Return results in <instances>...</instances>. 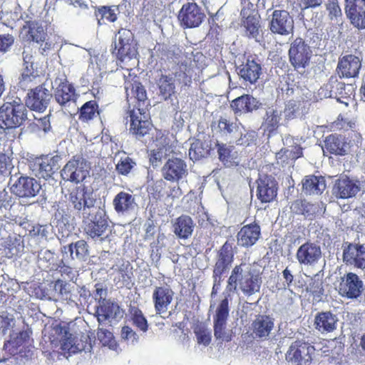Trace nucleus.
<instances>
[{
	"label": "nucleus",
	"mask_w": 365,
	"mask_h": 365,
	"mask_svg": "<svg viewBox=\"0 0 365 365\" xmlns=\"http://www.w3.org/2000/svg\"><path fill=\"white\" fill-rule=\"evenodd\" d=\"M322 4V0H297V4L302 11L319 7Z\"/></svg>",
	"instance_id": "69168bd1"
},
{
	"label": "nucleus",
	"mask_w": 365,
	"mask_h": 365,
	"mask_svg": "<svg viewBox=\"0 0 365 365\" xmlns=\"http://www.w3.org/2000/svg\"><path fill=\"white\" fill-rule=\"evenodd\" d=\"M38 73H21L19 78V86L22 89H29L36 84Z\"/></svg>",
	"instance_id": "6e6d98bb"
},
{
	"label": "nucleus",
	"mask_w": 365,
	"mask_h": 365,
	"mask_svg": "<svg viewBox=\"0 0 365 365\" xmlns=\"http://www.w3.org/2000/svg\"><path fill=\"white\" fill-rule=\"evenodd\" d=\"M98 15H101V19H98L99 25L106 24V20L109 22H114L117 19L115 10L106 7L99 9Z\"/></svg>",
	"instance_id": "bf43d9fd"
},
{
	"label": "nucleus",
	"mask_w": 365,
	"mask_h": 365,
	"mask_svg": "<svg viewBox=\"0 0 365 365\" xmlns=\"http://www.w3.org/2000/svg\"><path fill=\"white\" fill-rule=\"evenodd\" d=\"M135 205L133 197L125 192H119L113 200V205L118 212H124L133 210Z\"/></svg>",
	"instance_id": "c03bdc74"
},
{
	"label": "nucleus",
	"mask_w": 365,
	"mask_h": 365,
	"mask_svg": "<svg viewBox=\"0 0 365 365\" xmlns=\"http://www.w3.org/2000/svg\"><path fill=\"white\" fill-rule=\"evenodd\" d=\"M362 60L354 54H346L339 58L337 73L341 78L358 77L361 68Z\"/></svg>",
	"instance_id": "a211bd4d"
},
{
	"label": "nucleus",
	"mask_w": 365,
	"mask_h": 365,
	"mask_svg": "<svg viewBox=\"0 0 365 365\" xmlns=\"http://www.w3.org/2000/svg\"><path fill=\"white\" fill-rule=\"evenodd\" d=\"M133 34L130 30L124 29H120L116 36L114 49L116 50L117 48L121 47V46L125 44H133Z\"/></svg>",
	"instance_id": "864d4df0"
},
{
	"label": "nucleus",
	"mask_w": 365,
	"mask_h": 365,
	"mask_svg": "<svg viewBox=\"0 0 365 365\" xmlns=\"http://www.w3.org/2000/svg\"><path fill=\"white\" fill-rule=\"evenodd\" d=\"M362 6L351 4L346 9V14L351 24L359 30L365 29V2L360 1ZM361 41L365 40V32L359 37Z\"/></svg>",
	"instance_id": "473e14b6"
},
{
	"label": "nucleus",
	"mask_w": 365,
	"mask_h": 365,
	"mask_svg": "<svg viewBox=\"0 0 365 365\" xmlns=\"http://www.w3.org/2000/svg\"><path fill=\"white\" fill-rule=\"evenodd\" d=\"M163 176L169 181H178L187 173V165L179 158L169 159L163 168Z\"/></svg>",
	"instance_id": "cd10ccee"
},
{
	"label": "nucleus",
	"mask_w": 365,
	"mask_h": 365,
	"mask_svg": "<svg viewBox=\"0 0 365 365\" xmlns=\"http://www.w3.org/2000/svg\"><path fill=\"white\" fill-rule=\"evenodd\" d=\"M292 212L296 215L306 217H314L317 212V207L306 200L298 199L294 200L290 207Z\"/></svg>",
	"instance_id": "37998d69"
},
{
	"label": "nucleus",
	"mask_w": 365,
	"mask_h": 365,
	"mask_svg": "<svg viewBox=\"0 0 365 365\" xmlns=\"http://www.w3.org/2000/svg\"><path fill=\"white\" fill-rule=\"evenodd\" d=\"M268 28L273 34L288 36L294 31V19L288 11L275 9L269 17Z\"/></svg>",
	"instance_id": "9d476101"
},
{
	"label": "nucleus",
	"mask_w": 365,
	"mask_h": 365,
	"mask_svg": "<svg viewBox=\"0 0 365 365\" xmlns=\"http://www.w3.org/2000/svg\"><path fill=\"white\" fill-rule=\"evenodd\" d=\"M175 93V85L172 78H169L167 76L165 77L164 80L161 83V96L167 100L170 98Z\"/></svg>",
	"instance_id": "4d7b16f0"
},
{
	"label": "nucleus",
	"mask_w": 365,
	"mask_h": 365,
	"mask_svg": "<svg viewBox=\"0 0 365 365\" xmlns=\"http://www.w3.org/2000/svg\"><path fill=\"white\" fill-rule=\"evenodd\" d=\"M237 242L240 247L249 248L255 245L261 237V227L254 221L243 225L237 234Z\"/></svg>",
	"instance_id": "412c9836"
},
{
	"label": "nucleus",
	"mask_w": 365,
	"mask_h": 365,
	"mask_svg": "<svg viewBox=\"0 0 365 365\" xmlns=\"http://www.w3.org/2000/svg\"><path fill=\"white\" fill-rule=\"evenodd\" d=\"M159 156L160 152L158 150L153 149L151 150L150 157V163L151 164V167L148 168V178L151 181L154 180L155 176L158 175V167L159 163Z\"/></svg>",
	"instance_id": "5fc2aeb1"
},
{
	"label": "nucleus",
	"mask_w": 365,
	"mask_h": 365,
	"mask_svg": "<svg viewBox=\"0 0 365 365\" xmlns=\"http://www.w3.org/2000/svg\"><path fill=\"white\" fill-rule=\"evenodd\" d=\"M216 148L219 160L225 167H232L238 164L237 153L235 150L234 146L217 142Z\"/></svg>",
	"instance_id": "ea45409f"
},
{
	"label": "nucleus",
	"mask_w": 365,
	"mask_h": 365,
	"mask_svg": "<svg viewBox=\"0 0 365 365\" xmlns=\"http://www.w3.org/2000/svg\"><path fill=\"white\" fill-rule=\"evenodd\" d=\"M337 322L336 316L331 312H321L315 315L314 325L322 334L330 333L336 329Z\"/></svg>",
	"instance_id": "72a5a7b5"
},
{
	"label": "nucleus",
	"mask_w": 365,
	"mask_h": 365,
	"mask_svg": "<svg viewBox=\"0 0 365 365\" xmlns=\"http://www.w3.org/2000/svg\"><path fill=\"white\" fill-rule=\"evenodd\" d=\"M363 289V282L354 272L346 273L341 278L339 285V293L348 299L358 298L361 294Z\"/></svg>",
	"instance_id": "dca6fc26"
},
{
	"label": "nucleus",
	"mask_w": 365,
	"mask_h": 365,
	"mask_svg": "<svg viewBox=\"0 0 365 365\" xmlns=\"http://www.w3.org/2000/svg\"><path fill=\"white\" fill-rule=\"evenodd\" d=\"M14 38L10 34L0 35V52L6 53L14 44Z\"/></svg>",
	"instance_id": "0e129e2a"
},
{
	"label": "nucleus",
	"mask_w": 365,
	"mask_h": 365,
	"mask_svg": "<svg viewBox=\"0 0 365 365\" xmlns=\"http://www.w3.org/2000/svg\"><path fill=\"white\" fill-rule=\"evenodd\" d=\"M135 163L131 158L125 156L122 158L116 165L117 171L121 175H127L133 169Z\"/></svg>",
	"instance_id": "13d9d810"
},
{
	"label": "nucleus",
	"mask_w": 365,
	"mask_h": 365,
	"mask_svg": "<svg viewBox=\"0 0 365 365\" xmlns=\"http://www.w3.org/2000/svg\"><path fill=\"white\" fill-rule=\"evenodd\" d=\"M303 156V149L299 145H295L292 149L282 148L276 153V159L282 165H288Z\"/></svg>",
	"instance_id": "79ce46f5"
},
{
	"label": "nucleus",
	"mask_w": 365,
	"mask_h": 365,
	"mask_svg": "<svg viewBox=\"0 0 365 365\" xmlns=\"http://www.w3.org/2000/svg\"><path fill=\"white\" fill-rule=\"evenodd\" d=\"M56 330L61 335V349L65 356L66 354L70 356L82 351H90L91 346L88 343V337L87 336H73L66 327L57 326Z\"/></svg>",
	"instance_id": "6e6552de"
},
{
	"label": "nucleus",
	"mask_w": 365,
	"mask_h": 365,
	"mask_svg": "<svg viewBox=\"0 0 365 365\" xmlns=\"http://www.w3.org/2000/svg\"><path fill=\"white\" fill-rule=\"evenodd\" d=\"M195 223L191 217L182 215L177 217L173 225V232L180 239L189 238L194 230Z\"/></svg>",
	"instance_id": "c9c22d12"
},
{
	"label": "nucleus",
	"mask_w": 365,
	"mask_h": 365,
	"mask_svg": "<svg viewBox=\"0 0 365 365\" xmlns=\"http://www.w3.org/2000/svg\"><path fill=\"white\" fill-rule=\"evenodd\" d=\"M97 337L103 346H108L111 350L117 349V342L113 336V333L110 331L103 328H98Z\"/></svg>",
	"instance_id": "8fccbe9b"
},
{
	"label": "nucleus",
	"mask_w": 365,
	"mask_h": 365,
	"mask_svg": "<svg viewBox=\"0 0 365 365\" xmlns=\"http://www.w3.org/2000/svg\"><path fill=\"white\" fill-rule=\"evenodd\" d=\"M240 16L241 26L244 29L245 36L248 38L259 37L261 31V17L255 4L245 1L240 11Z\"/></svg>",
	"instance_id": "0eeeda50"
},
{
	"label": "nucleus",
	"mask_w": 365,
	"mask_h": 365,
	"mask_svg": "<svg viewBox=\"0 0 365 365\" xmlns=\"http://www.w3.org/2000/svg\"><path fill=\"white\" fill-rule=\"evenodd\" d=\"M63 252L69 253L73 259H83L88 254L87 244L84 240H78L68 247H64Z\"/></svg>",
	"instance_id": "a18cd8bd"
},
{
	"label": "nucleus",
	"mask_w": 365,
	"mask_h": 365,
	"mask_svg": "<svg viewBox=\"0 0 365 365\" xmlns=\"http://www.w3.org/2000/svg\"><path fill=\"white\" fill-rule=\"evenodd\" d=\"M244 267L245 264L241 263L232 269L227 279L225 292L223 293L230 294L231 292L237 289V286L239 289L248 297L260 291L262 282L260 274L250 267L244 269Z\"/></svg>",
	"instance_id": "f03ea898"
},
{
	"label": "nucleus",
	"mask_w": 365,
	"mask_h": 365,
	"mask_svg": "<svg viewBox=\"0 0 365 365\" xmlns=\"http://www.w3.org/2000/svg\"><path fill=\"white\" fill-rule=\"evenodd\" d=\"M51 96V95L48 90L42 86H38L34 89H31L28 93L25 106L31 110L42 112L47 107Z\"/></svg>",
	"instance_id": "393cba45"
},
{
	"label": "nucleus",
	"mask_w": 365,
	"mask_h": 365,
	"mask_svg": "<svg viewBox=\"0 0 365 365\" xmlns=\"http://www.w3.org/2000/svg\"><path fill=\"white\" fill-rule=\"evenodd\" d=\"M313 345L303 339L293 341L285 354V359L291 365H311L315 354Z\"/></svg>",
	"instance_id": "423d86ee"
},
{
	"label": "nucleus",
	"mask_w": 365,
	"mask_h": 365,
	"mask_svg": "<svg viewBox=\"0 0 365 365\" xmlns=\"http://www.w3.org/2000/svg\"><path fill=\"white\" fill-rule=\"evenodd\" d=\"M324 6L331 21L338 22L341 19L343 14L338 0H327Z\"/></svg>",
	"instance_id": "09e8293b"
},
{
	"label": "nucleus",
	"mask_w": 365,
	"mask_h": 365,
	"mask_svg": "<svg viewBox=\"0 0 365 365\" xmlns=\"http://www.w3.org/2000/svg\"><path fill=\"white\" fill-rule=\"evenodd\" d=\"M224 298L220 302L213 317L214 336L216 339L229 342L232 339V331L226 329L227 321L230 314L229 302L231 294L222 293Z\"/></svg>",
	"instance_id": "20e7f679"
},
{
	"label": "nucleus",
	"mask_w": 365,
	"mask_h": 365,
	"mask_svg": "<svg viewBox=\"0 0 365 365\" xmlns=\"http://www.w3.org/2000/svg\"><path fill=\"white\" fill-rule=\"evenodd\" d=\"M321 257L320 246L309 240L300 245L296 253V258L299 264L305 266L316 264Z\"/></svg>",
	"instance_id": "6ab92c4d"
},
{
	"label": "nucleus",
	"mask_w": 365,
	"mask_h": 365,
	"mask_svg": "<svg viewBox=\"0 0 365 365\" xmlns=\"http://www.w3.org/2000/svg\"><path fill=\"white\" fill-rule=\"evenodd\" d=\"M193 331L199 344L207 346L210 344L212 340L211 331L209 330L204 324L200 323L196 324L193 329Z\"/></svg>",
	"instance_id": "49530a36"
},
{
	"label": "nucleus",
	"mask_w": 365,
	"mask_h": 365,
	"mask_svg": "<svg viewBox=\"0 0 365 365\" xmlns=\"http://www.w3.org/2000/svg\"><path fill=\"white\" fill-rule=\"evenodd\" d=\"M87 215L85 220H88L86 226V233L93 239L103 240L110 232L106 212L103 210L96 207L90 212H85Z\"/></svg>",
	"instance_id": "39448f33"
},
{
	"label": "nucleus",
	"mask_w": 365,
	"mask_h": 365,
	"mask_svg": "<svg viewBox=\"0 0 365 365\" xmlns=\"http://www.w3.org/2000/svg\"><path fill=\"white\" fill-rule=\"evenodd\" d=\"M212 149L211 140L196 139L191 144L189 155L192 160H199L210 155Z\"/></svg>",
	"instance_id": "58836bf2"
},
{
	"label": "nucleus",
	"mask_w": 365,
	"mask_h": 365,
	"mask_svg": "<svg viewBox=\"0 0 365 365\" xmlns=\"http://www.w3.org/2000/svg\"><path fill=\"white\" fill-rule=\"evenodd\" d=\"M97 107L93 101L86 102L81 108L79 119L83 121L91 120L96 115Z\"/></svg>",
	"instance_id": "603ef678"
},
{
	"label": "nucleus",
	"mask_w": 365,
	"mask_h": 365,
	"mask_svg": "<svg viewBox=\"0 0 365 365\" xmlns=\"http://www.w3.org/2000/svg\"><path fill=\"white\" fill-rule=\"evenodd\" d=\"M9 185L11 193L21 198L34 197L41 188L36 180L25 176L11 177Z\"/></svg>",
	"instance_id": "9b49d317"
},
{
	"label": "nucleus",
	"mask_w": 365,
	"mask_h": 365,
	"mask_svg": "<svg viewBox=\"0 0 365 365\" xmlns=\"http://www.w3.org/2000/svg\"><path fill=\"white\" fill-rule=\"evenodd\" d=\"M133 315V323L142 331H145L147 330V321L143 317L142 312L138 309H133L131 312Z\"/></svg>",
	"instance_id": "e2e57ef3"
},
{
	"label": "nucleus",
	"mask_w": 365,
	"mask_h": 365,
	"mask_svg": "<svg viewBox=\"0 0 365 365\" xmlns=\"http://www.w3.org/2000/svg\"><path fill=\"white\" fill-rule=\"evenodd\" d=\"M324 148L330 154L344 155L346 142L341 135L330 134L324 140Z\"/></svg>",
	"instance_id": "a19ab883"
},
{
	"label": "nucleus",
	"mask_w": 365,
	"mask_h": 365,
	"mask_svg": "<svg viewBox=\"0 0 365 365\" xmlns=\"http://www.w3.org/2000/svg\"><path fill=\"white\" fill-rule=\"evenodd\" d=\"M54 96L57 103L61 106L65 108L75 106L76 99L75 89L66 81L59 83L55 91Z\"/></svg>",
	"instance_id": "f704fd0d"
},
{
	"label": "nucleus",
	"mask_w": 365,
	"mask_h": 365,
	"mask_svg": "<svg viewBox=\"0 0 365 365\" xmlns=\"http://www.w3.org/2000/svg\"><path fill=\"white\" fill-rule=\"evenodd\" d=\"M234 255L232 243L226 241L217 252L213 272L216 274H224L233 262Z\"/></svg>",
	"instance_id": "4be33fe9"
},
{
	"label": "nucleus",
	"mask_w": 365,
	"mask_h": 365,
	"mask_svg": "<svg viewBox=\"0 0 365 365\" xmlns=\"http://www.w3.org/2000/svg\"><path fill=\"white\" fill-rule=\"evenodd\" d=\"M302 190L306 194L321 195L326 189V180L323 176L307 175L302 181Z\"/></svg>",
	"instance_id": "4c0bfd02"
},
{
	"label": "nucleus",
	"mask_w": 365,
	"mask_h": 365,
	"mask_svg": "<svg viewBox=\"0 0 365 365\" xmlns=\"http://www.w3.org/2000/svg\"><path fill=\"white\" fill-rule=\"evenodd\" d=\"M223 274H216L215 272H212V278H213V286L211 291V297L214 298L217 296L218 291L220 289L221 283H222V277Z\"/></svg>",
	"instance_id": "774afa93"
},
{
	"label": "nucleus",
	"mask_w": 365,
	"mask_h": 365,
	"mask_svg": "<svg viewBox=\"0 0 365 365\" xmlns=\"http://www.w3.org/2000/svg\"><path fill=\"white\" fill-rule=\"evenodd\" d=\"M274 327V319L269 315L258 314L252 321L251 329L255 338L267 339Z\"/></svg>",
	"instance_id": "a878e982"
},
{
	"label": "nucleus",
	"mask_w": 365,
	"mask_h": 365,
	"mask_svg": "<svg viewBox=\"0 0 365 365\" xmlns=\"http://www.w3.org/2000/svg\"><path fill=\"white\" fill-rule=\"evenodd\" d=\"M173 296V292L171 289H165L161 292V312H163V308L169 304Z\"/></svg>",
	"instance_id": "338daca9"
},
{
	"label": "nucleus",
	"mask_w": 365,
	"mask_h": 365,
	"mask_svg": "<svg viewBox=\"0 0 365 365\" xmlns=\"http://www.w3.org/2000/svg\"><path fill=\"white\" fill-rule=\"evenodd\" d=\"M90 165L81 156H75L70 160L61 170V177L65 180L76 183L82 182L88 175Z\"/></svg>",
	"instance_id": "f8f14e48"
},
{
	"label": "nucleus",
	"mask_w": 365,
	"mask_h": 365,
	"mask_svg": "<svg viewBox=\"0 0 365 365\" xmlns=\"http://www.w3.org/2000/svg\"><path fill=\"white\" fill-rule=\"evenodd\" d=\"M118 60L124 63L126 68L123 73L125 78V90L128 102L137 100L138 108L129 111L130 131L137 137L144 136L148 133L151 128L150 123L148 120V115L143 108L147 106V95L144 87L139 82V78L131 73V67H135L138 63L137 59V49L134 43L123 45L121 47L114 49Z\"/></svg>",
	"instance_id": "f257e3e1"
},
{
	"label": "nucleus",
	"mask_w": 365,
	"mask_h": 365,
	"mask_svg": "<svg viewBox=\"0 0 365 365\" xmlns=\"http://www.w3.org/2000/svg\"><path fill=\"white\" fill-rule=\"evenodd\" d=\"M47 292L43 293V297L48 300H69L71 299V284L62 280H57L54 283L48 284Z\"/></svg>",
	"instance_id": "7c9ffc66"
},
{
	"label": "nucleus",
	"mask_w": 365,
	"mask_h": 365,
	"mask_svg": "<svg viewBox=\"0 0 365 365\" xmlns=\"http://www.w3.org/2000/svg\"><path fill=\"white\" fill-rule=\"evenodd\" d=\"M27 118L25 104L18 98H7L0 107V128L4 130L19 127Z\"/></svg>",
	"instance_id": "7ed1b4c3"
},
{
	"label": "nucleus",
	"mask_w": 365,
	"mask_h": 365,
	"mask_svg": "<svg viewBox=\"0 0 365 365\" xmlns=\"http://www.w3.org/2000/svg\"><path fill=\"white\" fill-rule=\"evenodd\" d=\"M13 168L10 158L4 153H0V178L9 174Z\"/></svg>",
	"instance_id": "680f3d73"
},
{
	"label": "nucleus",
	"mask_w": 365,
	"mask_h": 365,
	"mask_svg": "<svg viewBox=\"0 0 365 365\" xmlns=\"http://www.w3.org/2000/svg\"><path fill=\"white\" fill-rule=\"evenodd\" d=\"M46 37L44 29L38 21H26L20 31V38L24 41L40 43Z\"/></svg>",
	"instance_id": "c85d7f7f"
},
{
	"label": "nucleus",
	"mask_w": 365,
	"mask_h": 365,
	"mask_svg": "<svg viewBox=\"0 0 365 365\" xmlns=\"http://www.w3.org/2000/svg\"><path fill=\"white\" fill-rule=\"evenodd\" d=\"M16 320L13 314L7 312L0 314V334H6V331L15 328Z\"/></svg>",
	"instance_id": "3c124183"
},
{
	"label": "nucleus",
	"mask_w": 365,
	"mask_h": 365,
	"mask_svg": "<svg viewBox=\"0 0 365 365\" xmlns=\"http://www.w3.org/2000/svg\"><path fill=\"white\" fill-rule=\"evenodd\" d=\"M336 196L341 199L355 197L361 190V182L348 177L339 179L335 184Z\"/></svg>",
	"instance_id": "2f4dec72"
},
{
	"label": "nucleus",
	"mask_w": 365,
	"mask_h": 365,
	"mask_svg": "<svg viewBox=\"0 0 365 365\" xmlns=\"http://www.w3.org/2000/svg\"><path fill=\"white\" fill-rule=\"evenodd\" d=\"M282 113L277 109L269 108L265 113L261 128L269 136L275 134L280 125Z\"/></svg>",
	"instance_id": "e433bc0d"
},
{
	"label": "nucleus",
	"mask_w": 365,
	"mask_h": 365,
	"mask_svg": "<svg viewBox=\"0 0 365 365\" xmlns=\"http://www.w3.org/2000/svg\"><path fill=\"white\" fill-rule=\"evenodd\" d=\"M201 7L195 2H187L182 5L178 19L184 29H192L200 26L205 18Z\"/></svg>",
	"instance_id": "ddd939ff"
},
{
	"label": "nucleus",
	"mask_w": 365,
	"mask_h": 365,
	"mask_svg": "<svg viewBox=\"0 0 365 365\" xmlns=\"http://www.w3.org/2000/svg\"><path fill=\"white\" fill-rule=\"evenodd\" d=\"M217 129L221 135L227 136L237 131L238 126L235 122L221 116L217 121Z\"/></svg>",
	"instance_id": "de8ad7c7"
},
{
	"label": "nucleus",
	"mask_w": 365,
	"mask_h": 365,
	"mask_svg": "<svg viewBox=\"0 0 365 365\" xmlns=\"http://www.w3.org/2000/svg\"><path fill=\"white\" fill-rule=\"evenodd\" d=\"M98 321L102 323L106 320H118L123 317L122 309L118 305L110 300L103 299L100 302L96 310Z\"/></svg>",
	"instance_id": "c756f323"
},
{
	"label": "nucleus",
	"mask_w": 365,
	"mask_h": 365,
	"mask_svg": "<svg viewBox=\"0 0 365 365\" xmlns=\"http://www.w3.org/2000/svg\"><path fill=\"white\" fill-rule=\"evenodd\" d=\"M257 197L262 203L273 202L277 195L278 183L272 176L264 175L257 180Z\"/></svg>",
	"instance_id": "2eb2a0df"
},
{
	"label": "nucleus",
	"mask_w": 365,
	"mask_h": 365,
	"mask_svg": "<svg viewBox=\"0 0 365 365\" xmlns=\"http://www.w3.org/2000/svg\"><path fill=\"white\" fill-rule=\"evenodd\" d=\"M261 106L262 103L250 94H243L230 102V108L237 116L251 113L258 110Z\"/></svg>",
	"instance_id": "5701e85b"
},
{
	"label": "nucleus",
	"mask_w": 365,
	"mask_h": 365,
	"mask_svg": "<svg viewBox=\"0 0 365 365\" xmlns=\"http://www.w3.org/2000/svg\"><path fill=\"white\" fill-rule=\"evenodd\" d=\"M343 260L357 268H365V245L349 243L343 250Z\"/></svg>",
	"instance_id": "b1692460"
},
{
	"label": "nucleus",
	"mask_w": 365,
	"mask_h": 365,
	"mask_svg": "<svg viewBox=\"0 0 365 365\" xmlns=\"http://www.w3.org/2000/svg\"><path fill=\"white\" fill-rule=\"evenodd\" d=\"M29 333L24 330L15 329L10 334V339L4 345V351L9 355L15 356L21 354L29 340Z\"/></svg>",
	"instance_id": "bb28decb"
},
{
	"label": "nucleus",
	"mask_w": 365,
	"mask_h": 365,
	"mask_svg": "<svg viewBox=\"0 0 365 365\" xmlns=\"http://www.w3.org/2000/svg\"><path fill=\"white\" fill-rule=\"evenodd\" d=\"M257 138V133L256 131L253 130H247L244 134L241 135L236 143L240 145L249 146L255 143Z\"/></svg>",
	"instance_id": "052dcab7"
},
{
	"label": "nucleus",
	"mask_w": 365,
	"mask_h": 365,
	"mask_svg": "<svg viewBox=\"0 0 365 365\" xmlns=\"http://www.w3.org/2000/svg\"><path fill=\"white\" fill-rule=\"evenodd\" d=\"M237 72L244 83L247 85H253L262 74V68L258 59L250 56L245 62L237 67Z\"/></svg>",
	"instance_id": "4468645a"
},
{
	"label": "nucleus",
	"mask_w": 365,
	"mask_h": 365,
	"mask_svg": "<svg viewBox=\"0 0 365 365\" xmlns=\"http://www.w3.org/2000/svg\"><path fill=\"white\" fill-rule=\"evenodd\" d=\"M58 160V156L37 158L30 168L37 178L48 179L59 168Z\"/></svg>",
	"instance_id": "aec40b11"
},
{
	"label": "nucleus",
	"mask_w": 365,
	"mask_h": 365,
	"mask_svg": "<svg viewBox=\"0 0 365 365\" xmlns=\"http://www.w3.org/2000/svg\"><path fill=\"white\" fill-rule=\"evenodd\" d=\"M95 201L92 192H87L81 187L73 189L69 194V203L76 210L82 211L83 218L87 216L85 212H90L92 209L96 208L94 207Z\"/></svg>",
	"instance_id": "f3484780"
},
{
	"label": "nucleus",
	"mask_w": 365,
	"mask_h": 365,
	"mask_svg": "<svg viewBox=\"0 0 365 365\" xmlns=\"http://www.w3.org/2000/svg\"><path fill=\"white\" fill-rule=\"evenodd\" d=\"M288 56L291 65L294 70L299 71L309 65L312 51L305 41L298 37L291 43Z\"/></svg>",
	"instance_id": "1a4fd4ad"
}]
</instances>
